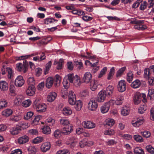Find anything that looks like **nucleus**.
Listing matches in <instances>:
<instances>
[{"mask_svg":"<svg viewBox=\"0 0 154 154\" xmlns=\"http://www.w3.org/2000/svg\"><path fill=\"white\" fill-rule=\"evenodd\" d=\"M68 79L71 83L76 87L79 86L82 84L80 77L77 75H74L73 74H69L67 75Z\"/></svg>","mask_w":154,"mask_h":154,"instance_id":"1","label":"nucleus"},{"mask_svg":"<svg viewBox=\"0 0 154 154\" xmlns=\"http://www.w3.org/2000/svg\"><path fill=\"white\" fill-rule=\"evenodd\" d=\"M124 97L122 95H119L116 99V101L111 100H110L108 102L106 103V109H107L106 112L109 110L110 106H112L116 103L117 105H121L122 102L123 100H124Z\"/></svg>","mask_w":154,"mask_h":154,"instance_id":"2","label":"nucleus"},{"mask_svg":"<svg viewBox=\"0 0 154 154\" xmlns=\"http://www.w3.org/2000/svg\"><path fill=\"white\" fill-rule=\"evenodd\" d=\"M34 104L36 108L37 111L39 113L44 112L46 110L47 106L45 103H42L38 104L36 100L34 102Z\"/></svg>","mask_w":154,"mask_h":154,"instance_id":"3","label":"nucleus"},{"mask_svg":"<svg viewBox=\"0 0 154 154\" xmlns=\"http://www.w3.org/2000/svg\"><path fill=\"white\" fill-rule=\"evenodd\" d=\"M25 83V81L23 76L19 75L16 78L14 84L17 88H20L23 86Z\"/></svg>","mask_w":154,"mask_h":154,"instance_id":"4","label":"nucleus"},{"mask_svg":"<svg viewBox=\"0 0 154 154\" xmlns=\"http://www.w3.org/2000/svg\"><path fill=\"white\" fill-rule=\"evenodd\" d=\"M92 75L91 73L89 72H87L85 73L82 78L83 82L86 84H89L92 80Z\"/></svg>","mask_w":154,"mask_h":154,"instance_id":"5","label":"nucleus"},{"mask_svg":"<svg viewBox=\"0 0 154 154\" xmlns=\"http://www.w3.org/2000/svg\"><path fill=\"white\" fill-rule=\"evenodd\" d=\"M82 125L85 128L88 129L94 128L96 126V124L94 123L89 121H83L82 123Z\"/></svg>","mask_w":154,"mask_h":154,"instance_id":"6","label":"nucleus"},{"mask_svg":"<svg viewBox=\"0 0 154 154\" xmlns=\"http://www.w3.org/2000/svg\"><path fill=\"white\" fill-rule=\"evenodd\" d=\"M97 107V103L95 100H91L88 103V108L90 111H95Z\"/></svg>","mask_w":154,"mask_h":154,"instance_id":"7","label":"nucleus"},{"mask_svg":"<svg viewBox=\"0 0 154 154\" xmlns=\"http://www.w3.org/2000/svg\"><path fill=\"white\" fill-rule=\"evenodd\" d=\"M117 88L118 91L121 92H123L125 91L126 85L125 80H122L118 82Z\"/></svg>","mask_w":154,"mask_h":154,"instance_id":"8","label":"nucleus"},{"mask_svg":"<svg viewBox=\"0 0 154 154\" xmlns=\"http://www.w3.org/2000/svg\"><path fill=\"white\" fill-rule=\"evenodd\" d=\"M106 98V91L102 90L98 94L97 100L99 102H103Z\"/></svg>","mask_w":154,"mask_h":154,"instance_id":"9","label":"nucleus"},{"mask_svg":"<svg viewBox=\"0 0 154 154\" xmlns=\"http://www.w3.org/2000/svg\"><path fill=\"white\" fill-rule=\"evenodd\" d=\"M73 126L71 124L65 126L62 129V132L63 134H69L73 131Z\"/></svg>","mask_w":154,"mask_h":154,"instance_id":"10","label":"nucleus"},{"mask_svg":"<svg viewBox=\"0 0 154 154\" xmlns=\"http://www.w3.org/2000/svg\"><path fill=\"white\" fill-rule=\"evenodd\" d=\"M51 146L50 143L46 142L42 144L40 146V149L42 152H45L50 149Z\"/></svg>","mask_w":154,"mask_h":154,"instance_id":"11","label":"nucleus"},{"mask_svg":"<svg viewBox=\"0 0 154 154\" xmlns=\"http://www.w3.org/2000/svg\"><path fill=\"white\" fill-rule=\"evenodd\" d=\"M8 84L6 81L4 80L0 81V90L1 91H7L8 89Z\"/></svg>","mask_w":154,"mask_h":154,"instance_id":"12","label":"nucleus"},{"mask_svg":"<svg viewBox=\"0 0 154 154\" xmlns=\"http://www.w3.org/2000/svg\"><path fill=\"white\" fill-rule=\"evenodd\" d=\"M16 67L17 70L19 72H23L24 73H26L27 69L25 66L22 63H19L16 64Z\"/></svg>","mask_w":154,"mask_h":154,"instance_id":"13","label":"nucleus"},{"mask_svg":"<svg viewBox=\"0 0 154 154\" xmlns=\"http://www.w3.org/2000/svg\"><path fill=\"white\" fill-rule=\"evenodd\" d=\"M29 140V137L26 135H23L19 137L17 142L20 144H22L27 142Z\"/></svg>","mask_w":154,"mask_h":154,"instance_id":"14","label":"nucleus"},{"mask_svg":"<svg viewBox=\"0 0 154 154\" xmlns=\"http://www.w3.org/2000/svg\"><path fill=\"white\" fill-rule=\"evenodd\" d=\"M35 88L34 86H29L26 90V94L29 96H32L35 94Z\"/></svg>","mask_w":154,"mask_h":154,"instance_id":"15","label":"nucleus"},{"mask_svg":"<svg viewBox=\"0 0 154 154\" xmlns=\"http://www.w3.org/2000/svg\"><path fill=\"white\" fill-rule=\"evenodd\" d=\"M89 83H90V88L91 91H94L97 89L98 83L97 80L93 79Z\"/></svg>","mask_w":154,"mask_h":154,"instance_id":"16","label":"nucleus"},{"mask_svg":"<svg viewBox=\"0 0 154 154\" xmlns=\"http://www.w3.org/2000/svg\"><path fill=\"white\" fill-rule=\"evenodd\" d=\"M57 97L56 93L54 92H52L49 93L47 97V100L49 102H52Z\"/></svg>","mask_w":154,"mask_h":154,"instance_id":"17","label":"nucleus"},{"mask_svg":"<svg viewBox=\"0 0 154 154\" xmlns=\"http://www.w3.org/2000/svg\"><path fill=\"white\" fill-rule=\"evenodd\" d=\"M20 131L22 130L28 128L29 125L27 123L21 122L17 125Z\"/></svg>","mask_w":154,"mask_h":154,"instance_id":"18","label":"nucleus"},{"mask_svg":"<svg viewBox=\"0 0 154 154\" xmlns=\"http://www.w3.org/2000/svg\"><path fill=\"white\" fill-rule=\"evenodd\" d=\"M54 79L52 77L48 78L46 80V86L48 88H51L53 83Z\"/></svg>","mask_w":154,"mask_h":154,"instance_id":"19","label":"nucleus"},{"mask_svg":"<svg viewBox=\"0 0 154 154\" xmlns=\"http://www.w3.org/2000/svg\"><path fill=\"white\" fill-rule=\"evenodd\" d=\"M6 69L7 72L8 79H12L14 76V71L12 69L10 68H7Z\"/></svg>","mask_w":154,"mask_h":154,"instance_id":"20","label":"nucleus"},{"mask_svg":"<svg viewBox=\"0 0 154 154\" xmlns=\"http://www.w3.org/2000/svg\"><path fill=\"white\" fill-rule=\"evenodd\" d=\"M140 97V94L138 93L134 94L133 100L135 104H138L140 103L141 101Z\"/></svg>","mask_w":154,"mask_h":154,"instance_id":"21","label":"nucleus"},{"mask_svg":"<svg viewBox=\"0 0 154 154\" xmlns=\"http://www.w3.org/2000/svg\"><path fill=\"white\" fill-rule=\"evenodd\" d=\"M75 108L76 111H80L82 106L83 103L81 100H77L75 103Z\"/></svg>","mask_w":154,"mask_h":154,"instance_id":"22","label":"nucleus"},{"mask_svg":"<svg viewBox=\"0 0 154 154\" xmlns=\"http://www.w3.org/2000/svg\"><path fill=\"white\" fill-rule=\"evenodd\" d=\"M13 113L12 110L9 109H6L3 110L2 114V116L5 117H8L11 115Z\"/></svg>","mask_w":154,"mask_h":154,"instance_id":"23","label":"nucleus"},{"mask_svg":"<svg viewBox=\"0 0 154 154\" xmlns=\"http://www.w3.org/2000/svg\"><path fill=\"white\" fill-rule=\"evenodd\" d=\"M10 131L12 135H16L19 133L20 131L16 125V127H12L11 128Z\"/></svg>","mask_w":154,"mask_h":154,"instance_id":"24","label":"nucleus"},{"mask_svg":"<svg viewBox=\"0 0 154 154\" xmlns=\"http://www.w3.org/2000/svg\"><path fill=\"white\" fill-rule=\"evenodd\" d=\"M143 123L142 119H137V121L133 120L132 122V124L134 127H139Z\"/></svg>","mask_w":154,"mask_h":154,"instance_id":"25","label":"nucleus"},{"mask_svg":"<svg viewBox=\"0 0 154 154\" xmlns=\"http://www.w3.org/2000/svg\"><path fill=\"white\" fill-rule=\"evenodd\" d=\"M45 122L48 125L50 126H52L54 125L55 121L51 117H49L46 119Z\"/></svg>","mask_w":154,"mask_h":154,"instance_id":"26","label":"nucleus"},{"mask_svg":"<svg viewBox=\"0 0 154 154\" xmlns=\"http://www.w3.org/2000/svg\"><path fill=\"white\" fill-rule=\"evenodd\" d=\"M62 113L65 116H67L72 113V111L69 107H64L62 110Z\"/></svg>","mask_w":154,"mask_h":154,"instance_id":"27","label":"nucleus"},{"mask_svg":"<svg viewBox=\"0 0 154 154\" xmlns=\"http://www.w3.org/2000/svg\"><path fill=\"white\" fill-rule=\"evenodd\" d=\"M141 83L140 81L138 79H136L131 84V87L134 88H137L140 87Z\"/></svg>","mask_w":154,"mask_h":154,"instance_id":"28","label":"nucleus"},{"mask_svg":"<svg viewBox=\"0 0 154 154\" xmlns=\"http://www.w3.org/2000/svg\"><path fill=\"white\" fill-rule=\"evenodd\" d=\"M60 124L63 126H66L70 124L69 120L65 118H62L59 120Z\"/></svg>","mask_w":154,"mask_h":154,"instance_id":"29","label":"nucleus"},{"mask_svg":"<svg viewBox=\"0 0 154 154\" xmlns=\"http://www.w3.org/2000/svg\"><path fill=\"white\" fill-rule=\"evenodd\" d=\"M54 80L55 82V85L56 87H58L59 86L61 80V77L58 74L55 75L54 76Z\"/></svg>","mask_w":154,"mask_h":154,"instance_id":"30","label":"nucleus"},{"mask_svg":"<svg viewBox=\"0 0 154 154\" xmlns=\"http://www.w3.org/2000/svg\"><path fill=\"white\" fill-rule=\"evenodd\" d=\"M27 150L30 153L35 154L37 151V147L35 146H31L28 147Z\"/></svg>","mask_w":154,"mask_h":154,"instance_id":"31","label":"nucleus"},{"mask_svg":"<svg viewBox=\"0 0 154 154\" xmlns=\"http://www.w3.org/2000/svg\"><path fill=\"white\" fill-rule=\"evenodd\" d=\"M114 88L112 85H109L106 88V96H111L113 92Z\"/></svg>","mask_w":154,"mask_h":154,"instance_id":"32","label":"nucleus"},{"mask_svg":"<svg viewBox=\"0 0 154 154\" xmlns=\"http://www.w3.org/2000/svg\"><path fill=\"white\" fill-rule=\"evenodd\" d=\"M135 154H144V152L142 148L140 147H137L134 149Z\"/></svg>","mask_w":154,"mask_h":154,"instance_id":"33","label":"nucleus"},{"mask_svg":"<svg viewBox=\"0 0 154 154\" xmlns=\"http://www.w3.org/2000/svg\"><path fill=\"white\" fill-rule=\"evenodd\" d=\"M134 28L135 29H137L138 30H143L146 29L147 28V27L145 25L137 24L134 26Z\"/></svg>","mask_w":154,"mask_h":154,"instance_id":"34","label":"nucleus"},{"mask_svg":"<svg viewBox=\"0 0 154 154\" xmlns=\"http://www.w3.org/2000/svg\"><path fill=\"white\" fill-rule=\"evenodd\" d=\"M42 132L45 134H48L50 133L51 130L50 127L48 126H45L42 128Z\"/></svg>","mask_w":154,"mask_h":154,"instance_id":"35","label":"nucleus"},{"mask_svg":"<svg viewBox=\"0 0 154 154\" xmlns=\"http://www.w3.org/2000/svg\"><path fill=\"white\" fill-rule=\"evenodd\" d=\"M32 103V101L30 99H27L23 101L22 103V105L24 107L29 106Z\"/></svg>","mask_w":154,"mask_h":154,"instance_id":"36","label":"nucleus"},{"mask_svg":"<svg viewBox=\"0 0 154 154\" xmlns=\"http://www.w3.org/2000/svg\"><path fill=\"white\" fill-rule=\"evenodd\" d=\"M28 84L29 85V86H34L35 83V80L33 77H29L27 79Z\"/></svg>","mask_w":154,"mask_h":154,"instance_id":"37","label":"nucleus"},{"mask_svg":"<svg viewBox=\"0 0 154 154\" xmlns=\"http://www.w3.org/2000/svg\"><path fill=\"white\" fill-rule=\"evenodd\" d=\"M133 77V74L132 71H130L127 74V81L130 83L132 80Z\"/></svg>","mask_w":154,"mask_h":154,"instance_id":"38","label":"nucleus"},{"mask_svg":"<svg viewBox=\"0 0 154 154\" xmlns=\"http://www.w3.org/2000/svg\"><path fill=\"white\" fill-rule=\"evenodd\" d=\"M126 67H123L117 71L116 74V77L118 78L121 76L123 73L124 72L126 69Z\"/></svg>","mask_w":154,"mask_h":154,"instance_id":"39","label":"nucleus"},{"mask_svg":"<svg viewBox=\"0 0 154 154\" xmlns=\"http://www.w3.org/2000/svg\"><path fill=\"white\" fill-rule=\"evenodd\" d=\"M115 72V69L114 67H112L110 70V71L108 75V77H107V79L108 80L111 79L112 78V76L114 74Z\"/></svg>","mask_w":154,"mask_h":154,"instance_id":"40","label":"nucleus"},{"mask_svg":"<svg viewBox=\"0 0 154 154\" xmlns=\"http://www.w3.org/2000/svg\"><path fill=\"white\" fill-rule=\"evenodd\" d=\"M43 137H37L33 139L32 142L34 144H37L43 141Z\"/></svg>","mask_w":154,"mask_h":154,"instance_id":"41","label":"nucleus"},{"mask_svg":"<svg viewBox=\"0 0 154 154\" xmlns=\"http://www.w3.org/2000/svg\"><path fill=\"white\" fill-rule=\"evenodd\" d=\"M52 64V63L51 61H50L47 63L46 65L45 69L44 71V74L46 75L48 73L50 68H51Z\"/></svg>","mask_w":154,"mask_h":154,"instance_id":"42","label":"nucleus"},{"mask_svg":"<svg viewBox=\"0 0 154 154\" xmlns=\"http://www.w3.org/2000/svg\"><path fill=\"white\" fill-rule=\"evenodd\" d=\"M129 109L126 108H123L121 111V114L124 116H126L128 115L129 113Z\"/></svg>","mask_w":154,"mask_h":154,"instance_id":"43","label":"nucleus"},{"mask_svg":"<svg viewBox=\"0 0 154 154\" xmlns=\"http://www.w3.org/2000/svg\"><path fill=\"white\" fill-rule=\"evenodd\" d=\"M115 121L112 119H106V126L112 127L114 124Z\"/></svg>","mask_w":154,"mask_h":154,"instance_id":"44","label":"nucleus"},{"mask_svg":"<svg viewBox=\"0 0 154 154\" xmlns=\"http://www.w3.org/2000/svg\"><path fill=\"white\" fill-rule=\"evenodd\" d=\"M134 138L136 141L140 143L143 141L142 137L139 135H135L134 136Z\"/></svg>","mask_w":154,"mask_h":154,"instance_id":"45","label":"nucleus"},{"mask_svg":"<svg viewBox=\"0 0 154 154\" xmlns=\"http://www.w3.org/2000/svg\"><path fill=\"white\" fill-rule=\"evenodd\" d=\"M144 76L147 79H149L150 76V71L149 69L146 68L144 70Z\"/></svg>","mask_w":154,"mask_h":154,"instance_id":"46","label":"nucleus"},{"mask_svg":"<svg viewBox=\"0 0 154 154\" xmlns=\"http://www.w3.org/2000/svg\"><path fill=\"white\" fill-rule=\"evenodd\" d=\"M56 20L53 18H47L44 20V23L45 24H50L55 21Z\"/></svg>","mask_w":154,"mask_h":154,"instance_id":"47","label":"nucleus"},{"mask_svg":"<svg viewBox=\"0 0 154 154\" xmlns=\"http://www.w3.org/2000/svg\"><path fill=\"white\" fill-rule=\"evenodd\" d=\"M146 106L145 105L140 106L138 109V112L140 114L143 113L146 110Z\"/></svg>","mask_w":154,"mask_h":154,"instance_id":"48","label":"nucleus"},{"mask_svg":"<svg viewBox=\"0 0 154 154\" xmlns=\"http://www.w3.org/2000/svg\"><path fill=\"white\" fill-rule=\"evenodd\" d=\"M41 117L42 116L40 115L35 116L32 121V124L34 125H37Z\"/></svg>","mask_w":154,"mask_h":154,"instance_id":"49","label":"nucleus"},{"mask_svg":"<svg viewBox=\"0 0 154 154\" xmlns=\"http://www.w3.org/2000/svg\"><path fill=\"white\" fill-rule=\"evenodd\" d=\"M33 113L31 111H29L26 113L24 116V119H25L28 120L30 119L33 116Z\"/></svg>","mask_w":154,"mask_h":154,"instance_id":"50","label":"nucleus"},{"mask_svg":"<svg viewBox=\"0 0 154 154\" xmlns=\"http://www.w3.org/2000/svg\"><path fill=\"white\" fill-rule=\"evenodd\" d=\"M56 154H70V152L68 149H62L57 151Z\"/></svg>","mask_w":154,"mask_h":154,"instance_id":"51","label":"nucleus"},{"mask_svg":"<svg viewBox=\"0 0 154 154\" xmlns=\"http://www.w3.org/2000/svg\"><path fill=\"white\" fill-rule=\"evenodd\" d=\"M152 97H154V90L153 89H149L148 91V98L150 100L151 99Z\"/></svg>","mask_w":154,"mask_h":154,"instance_id":"52","label":"nucleus"},{"mask_svg":"<svg viewBox=\"0 0 154 154\" xmlns=\"http://www.w3.org/2000/svg\"><path fill=\"white\" fill-rule=\"evenodd\" d=\"M68 99L76 98V95L73 91H69L68 93Z\"/></svg>","mask_w":154,"mask_h":154,"instance_id":"53","label":"nucleus"},{"mask_svg":"<svg viewBox=\"0 0 154 154\" xmlns=\"http://www.w3.org/2000/svg\"><path fill=\"white\" fill-rule=\"evenodd\" d=\"M85 64L86 65L90 66L91 67H94L97 65V63H93L92 62H91V61L87 60L85 61Z\"/></svg>","mask_w":154,"mask_h":154,"instance_id":"54","label":"nucleus"},{"mask_svg":"<svg viewBox=\"0 0 154 154\" xmlns=\"http://www.w3.org/2000/svg\"><path fill=\"white\" fill-rule=\"evenodd\" d=\"M22 117L20 116H13L11 118V119L12 121L15 122H17L20 121Z\"/></svg>","mask_w":154,"mask_h":154,"instance_id":"55","label":"nucleus"},{"mask_svg":"<svg viewBox=\"0 0 154 154\" xmlns=\"http://www.w3.org/2000/svg\"><path fill=\"white\" fill-rule=\"evenodd\" d=\"M7 103L5 100H0V109L7 106Z\"/></svg>","mask_w":154,"mask_h":154,"instance_id":"56","label":"nucleus"},{"mask_svg":"<svg viewBox=\"0 0 154 154\" xmlns=\"http://www.w3.org/2000/svg\"><path fill=\"white\" fill-rule=\"evenodd\" d=\"M15 89V87L14 85L10 86V87L9 91L12 96H15L16 95Z\"/></svg>","mask_w":154,"mask_h":154,"instance_id":"57","label":"nucleus"},{"mask_svg":"<svg viewBox=\"0 0 154 154\" xmlns=\"http://www.w3.org/2000/svg\"><path fill=\"white\" fill-rule=\"evenodd\" d=\"M141 134L142 136L146 138L149 137L151 135V133L148 131H145L143 132H141Z\"/></svg>","mask_w":154,"mask_h":154,"instance_id":"58","label":"nucleus"},{"mask_svg":"<svg viewBox=\"0 0 154 154\" xmlns=\"http://www.w3.org/2000/svg\"><path fill=\"white\" fill-rule=\"evenodd\" d=\"M29 134L32 135H37L38 134V132L35 129H32L28 131Z\"/></svg>","mask_w":154,"mask_h":154,"instance_id":"59","label":"nucleus"},{"mask_svg":"<svg viewBox=\"0 0 154 154\" xmlns=\"http://www.w3.org/2000/svg\"><path fill=\"white\" fill-rule=\"evenodd\" d=\"M146 150L151 153H154V148L150 145L146 146Z\"/></svg>","mask_w":154,"mask_h":154,"instance_id":"60","label":"nucleus"},{"mask_svg":"<svg viewBox=\"0 0 154 154\" xmlns=\"http://www.w3.org/2000/svg\"><path fill=\"white\" fill-rule=\"evenodd\" d=\"M63 62V60L62 59H60L59 61L57 62V66L56 67L58 69H61L62 66V63Z\"/></svg>","mask_w":154,"mask_h":154,"instance_id":"61","label":"nucleus"},{"mask_svg":"<svg viewBox=\"0 0 154 154\" xmlns=\"http://www.w3.org/2000/svg\"><path fill=\"white\" fill-rule=\"evenodd\" d=\"M54 134L55 137H59L61 136V132L60 130L57 129L54 132Z\"/></svg>","mask_w":154,"mask_h":154,"instance_id":"62","label":"nucleus"},{"mask_svg":"<svg viewBox=\"0 0 154 154\" xmlns=\"http://www.w3.org/2000/svg\"><path fill=\"white\" fill-rule=\"evenodd\" d=\"M21 99L19 97H17L14 99V104L16 105H18L21 103Z\"/></svg>","mask_w":154,"mask_h":154,"instance_id":"63","label":"nucleus"},{"mask_svg":"<svg viewBox=\"0 0 154 154\" xmlns=\"http://www.w3.org/2000/svg\"><path fill=\"white\" fill-rule=\"evenodd\" d=\"M22 153L21 149H17L11 151V154H22Z\"/></svg>","mask_w":154,"mask_h":154,"instance_id":"64","label":"nucleus"}]
</instances>
